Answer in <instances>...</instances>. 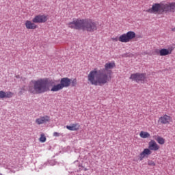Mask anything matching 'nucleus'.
I'll return each instance as SVG.
<instances>
[{
  "label": "nucleus",
  "mask_w": 175,
  "mask_h": 175,
  "mask_svg": "<svg viewBox=\"0 0 175 175\" xmlns=\"http://www.w3.org/2000/svg\"><path fill=\"white\" fill-rule=\"evenodd\" d=\"M85 23V19H74L73 21L68 23V27L72 29H83L84 31Z\"/></svg>",
  "instance_id": "8"
},
{
  "label": "nucleus",
  "mask_w": 175,
  "mask_h": 175,
  "mask_svg": "<svg viewBox=\"0 0 175 175\" xmlns=\"http://www.w3.org/2000/svg\"><path fill=\"white\" fill-rule=\"evenodd\" d=\"M53 136H55V137H58V136H59V133L55 132L53 133Z\"/></svg>",
  "instance_id": "22"
},
{
  "label": "nucleus",
  "mask_w": 175,
  "mask_h": 175,
  "mask_svg": "<svg viewBox=\"0 0 175 175\" xmlns=\"http://www.w3.org/2000/svg\"><path fill=\"white\" fill-rule=\"evenodd\" d=\"M68 131H79L80 129V124L79 123L71 124L70 126H66Z\"/></svg>",
  "instance_id": "16"
},
{
  "label": "nucleus",
  "mask_w": 175,
  "mask_h": 175,
  "mask_svg": "<svg viewBox=\"0 0 175 175\" xmlns=\"http://www.w3.org/2000/svg\"><path fill=\"white\" fill-rule=\"evenodd\" d=\"M14 94L12 92H5L3 90L0 91V98L3 99V98H12Z\"/></svg>",
  "instance_id": "15"
},
{
  "label": "nucleus",
  "mask_w": 175,
  "mask_h": 175,
  "mask_svg": "<svg viewBox=\"0 0 175 175\" xmlns=\"http://www.w3.org/2000/svg\"><path fill=\"white\" fill-rule=\"evenodd\" d=\"M28 91L34 95L49 92L50 91V80L49 78L31 80L28 86Z\"/></svg>",
  "instance_id": "2"
},
{
  "label": "nucleus",
  "mask_w": 175,
  "mask_h": 175,
  "mask_svg": "<svg viewBox=\"0 0 175 175\" xmlns=\"http://www.w3.org/2000/svg\"><path fill=\"white\" fill-rule=\"evenodd\" d=\"M25 27L26 29H36L38 28V25L33 22V19L32 21H25Z\"/></svg>",
  "instance_id": "12"
},
{
  "label": "nucleus",
  "mask_w": 175,
  "mask_h": 175,
  "mask_svg": "<svg viewBox=\"0 0 175 175\" xmlns=\"http://www.w3.org/2000/svg\"><path fill=\"white\" fill-rule=\"evenodd\" d=\"M136 38V33L135 31H128L119 36V38H112L113 42H120L121 43H129L131 40H133Z\"/></svg>",
  "instance_id": "5"
},
{
  "label": "nucleus",
  "mask_w": 175,
  "mask_h": 175,
  "mask_svg": "<svg viewBox=\"0 0 175 175\" xmlns=\"http://www.w3.org/2000/svg\"><path fill=\"white\" fill-rule=\"evenodd\" d=\"M155 53L157 54V55H159V49H155Z\"/></svg>",
  "instance_id": "23"
},
{
  "label": "nucleus",
  "mask_w": 175,
  "mask_h": 175,
  "mask_svg": "<svg viewBox=\"0 0 175 175\" xmlns=\"http://www.w3.org/2000/svg\"><path fill=\"white\" fill-rule=\"evenodd\" d=\"M70 83L72 87H76V85H77V79H74L73 80H70Z\"/></svg>",
  "instance_id": "20"
},
{
  "label": "nucleus",
  "mask_w": 175,
  "mask_h": 175,
  "mask_svg": "<svg viewBox=\"0 0 175 175\" xmlns=\"http://www.w3.org/2000/svg\"><path fill=\"white\" fill-rule=\"evenodd\" d=\"M47 20H49V16L47 15L38 14L33 18V23H35L36 24H43L46 23Z\"/></svg>",
  "instance_id": "10"
},
{
  "label": "nucleus",
  "mask_w": 175,
  "mask_h": 175,
  "mask_svg": "<svg viewBox=\"0 0 175 175\" xmlns=\"http://www.w3.org/2000/svg\"><path fill=\"white\" fill-rule=\"evenodd\" d=\"M172 31L173 32H175V27H174V28H172Z\"/></svg>",
  "instance_id": "24"
},
{
  "label": "nucleus",
  "mask_w": 175,
  "mask_h": 175,
  "mask_svg": "<svg viewBox=\"0 0 175 175\" xmlns=\"http://www.w3.org/2000/svg\"><path fill=\"white\" fill-rule=\"evenodd\" d=\"M173 51V49L172 48L170 49H159V55L160 57H166V55H170Z\"/></svg>",
  "instance_id": "13"
},
{
  "label": "nucleus",
  "mask_w": 175,
  "mask_h": 175,
  "mask_svg": "<svg viewBox=\"0 0 175 175\" xmlns=\"http://www.w3.org/2000/svg\"><path fill=\"white\" fill-rule=\"evenodd\" d=\"M98 30V23L92 19H85V25L83 27V31L87 32H95Z\"/></svg>",
  "instance_id": "7"
},
{
  "label": "nucleus",
  "mask_w": 175,
  "mask_h": 175,
  "mask_svg": "<svg viewBox=\"0 0 175 175\" xmlns=\"http://www.w3.org/2000/svg\"><path fill=\"white\" fill-rule=\"evenodd\" d=\"M169 12H175V2H161L160 3H154L151 8L146 10L147 13L153 14H163Z\"/></svg>",
  "instance_id": "3"
},
{
  "label": "nucleus",
  "mask_w": 175,
  "mask_h": 175,
  "mask_svg": "<svg viewBox=\"0 0 175 175\" xmlns=\"http://www.w3.org/2000/svg\"><path fill=\"white\" fill-rule=\"evenodd\" d=\"M153 137L159 144H161V146L165 144V139L163 137L159 135L154 136Z\"/></svg>",
  "instance_id": "17"
},
{
  "label": "nucleus",
  "mask_w": 175,
  "mask_h": 175,
  "mask_svg": "<svg viewBox=\"0 0 175 175\" xmlns=\"http://www.w3.org/2000/svg\"><path fill=\"white\" fill-rule=\"evenodd\" d=\"M139 136L142 137V139H148L150 135L147 131H141L139 133Z\"/></svg>",
  "instance_id": "18"
},
{
  "label": "nucleus",
  "mask_w": 175,
  "mask_h": 175,
  "mask_svg": "<svg viewBox=\"0 0 175 175\" xmlns=\"http://www.w3.org/2000/svg\"><path fill=\"white\" fill-rule=\"evenodd\" d=\"M147 75L146 73H134L131 74L130 77V80H133V81H136V83H144L146 82V79H147Z\"/></svg>",
  "instance_id": "9"
},
{
  "label": "nucleus",
  "mask_w": 175,
  "mask_h": 175,
  "mask_svg": "<svg viewBox=\"0 0 175 175\" xmlns=\"http://www.w3.org/2000/svg\"><path fill=\"white\" fill-rule=\"evenodd\" d=\"M148 165L149 166H155V162H154L152 160H150L148 161Z\"/></svg>",
  "instance_id": "21"
},
{
  "label": "nucleus",
  "mask_w": 175,
  "mask_h": 175,
  "mask_svg": "<svg viewBox=\"0 0 175 175\" xmlns=\"http://www.w3.org/2000/svg\"><path fill=\"white\" fill-rule=\"evenodd\" d=\"M39 140L41 143H44L46 142V135H44V134H41L40 135V137L39 138Z\"/></svg>",
  "instance_id": "19"
},
{
  "label": "nucleus",
  "mask_w": 175,
  "mask_h": 175,
  "mask_svg": "<svg viewBox=\"0 0 175 175\" xmlns=\"http://www.w3.org/2000/svg\"><path fill=\"white\" fill-rule=\"evenodd\" d=\"M0 175H2V174H0Z\"/></svg>",
  "instance_id": "25"
},
{
  "label": "nucleus",
  "mask_w": 175,
  "mask_h": 175,
  "mask_svg": "<svg viewBox=\"0 0 175 175\" xmlns=\"http://www.w3.org/2000/svg\"><path fill=\"white\" fill-rule=\"evenodd\" d=\"M161 148L159 145L155 142V140L152 139L148 142V148L144 149V150L139 154V161H143L144 158H148L151 154H152V151H158Z\"/></svg>",
  "instance_id": "4"
},
{
  "label": "nucleus",
  "mask_w": 175,
  "mask_h": 175,
  "mask_svg": "<svg viewBox=\"0 0 175 175\" xmlns=\"http://www.w3.org/2000/svg\"><path fill=\"white\" fill-rule=\"evenodd\" d=\"M116 68V62H107L104 66L103 70L94 69L91 70L88 75V81L92 85H105L111 80V69Z\"/></svg>",
  "instance_id": "1"
},
{
  "label": "nucleus",
  "mask_w": 175,
  "mask_h": 175,
  "mask_svg": "<svg viewBox=\"0 0 175 175\" xmlns=\"http://www.w3.org/2000/svg\"><path fill=\"white\" fill-rule=\"evenodd\" d=\"M70 85V79L68 77L62 78L60 83L52 86L51 91L52 92H58V91H61V90H64V88H68Z\"/></svg>",
  "instance_id": "6"
},
{
  "label": "nucleus",
  "mask_w": 175,
  "mask_h": 175,
  "mask_svg": "<svg viewBox=\"0 0 175 175\" xmlns=\"http://www.w3.org/2000/svg\"><path fill=\"white\" fill-rule=\"evenodd\" d=\"M172 118L165 114L159 118V122H160V124H169Z\"/></svg>",
  "instance_id": "14"
},
{
  "label": "nucleus",
  "mask_w": 175,
  "mask_h": 175,
  "mask_svg": "<svg viewBox=\"0 0 175 175\" xmlns=\"http://www.w3.org/2000/svg\"><path fill=\"white\" fill-rule=\"evenodd\" d=\"M50 122V116H44L36 119V124L37 125H42Z\"/></svg>",
  "instance_id": "11"
}]
</instances>
